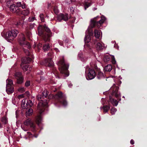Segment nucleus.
I'll list each match as a JSON object with an SVG mask.
<instances>
[{
  "label": "nucleus",
  "mask_w": 147,
  "mask_h": 147,
  "mask_svg": "<svg viewBox=\"0 0 147 147\" xmlns=\"http://www.w3.org/2000/svg\"><path fill=\"white\" fill-rule=\"evenodd\" d=\"M38 35L42 36L45 41L49 40V37L51 36L50 29L46 25L42 26L40 25L38 28Z\"/></svg>",
  "instance_id": "obj_1"
},
{
  "label": "nucleus",
  "mask_w": 147,
  "mask_h": 147,
  "mask_svg": "<svg viewBox=\"0 0 147 147\" xmlns=\"http://www.w3.org/2000/svg\"><path fill=\"white\" fill-rule=\"evenodd\" d=\"M18 33V31L16 29L12 30L7 32L3 31L1 33L2 36L7 41L13 40Z\"/></svg>",
  "instance_id": "obj_2"
},
{
  "label": "nucleus",
  "mask_w": 147,
  "mask_h": 147,
  "mask_svg": "<svg viewBox=\"0 0 147 147\" xmlns=\"http://www.w3.org/2000/svg\"><path fill=\"white\" fill-rule=\"evenodd\" d=\"M58 65L59 66V69L60 73L63 76H68L69 75L68 70L69 65L65 63L63 59L59 61Z\"/></svg>",
  "instance_id": "obj_3"
},
{
  "label": "nucleus",
  "mask_w": 147,
  "mask_h": 147,
  "mask_svg": "<svg viewBox=\"0 0 147 147\" xmlns=\"http://www.w3.org/2000/svg\"><path fill=\"white\" fill-rule=\"evenodd\" d=\"M106 20V18L103 16L100 18L99 16L94 18L91 20V23L90 24V27L92 28H94L95 26H97L98 28H100L102 26Z\"/></svg>",
  "instance_id": "obj_4"
},
{
  "label": "nucleus",
  "mask_w": 147,
  "mask_h": 147,
  "mask_svg": "<svg viewBox=\"0 0 147 147\" xmlns=\"http://www.w3.org/2000/svg\"><path fill=\"white\" fill-rule=\"evenodd\" d=\"M37 98L38 100H40L37 106L38 112L40 114H41L44 110V107H47L48 102L47 100H45L43 101L44 99L41 94H39L37 96Z\"/></svg>",
  "instance_id": "obj_5"
},
{
  "label": "nucleus",
  "mask_w": 147,
  "mask_h": 147,
  "mask_svg": "<svg viewBox=\"0 0 147 147\" xmlns=\"http://www.w3.org/2000/svg\"><path fill=\"white\" fill-rule=\"evenodd\" d=\"M51 95L55 99L57 100L64 106L67 105V102L66 100L64 99V96L61 92H58L54 96L52 95Z\"/></svg>",
  "instance_id": "obj_6"
},
{
  "label": "nucleus",
  "mask_w": 147,
  "mask_h": 147,
  "mask_svg": "<svg viewBox=\"0 0 147 147\" xmlns=\"http://www.w3.org/2000/svg\"><path fill=\"white\" fill-rule=\"evenodd\" d=\"M118 87L116 86L115 84H114L109 90L111 94L112 95H115L117 98L120 97V94L118 92Z\"/></svg>",
  "instance_id": "obj_7"
},
{
  "label": "nucleus",
  "mask_w": 147,
  "mask_h": 147,
  "mask_svg": "<svg viewBox=\"0 0 147 147\" xmlns=\"http://www.w3.org/2000/svg\"><path fill=\"white\" fill-rule=\"evenodd\" d=\"M19 42L22 46L26 47L28 49L30 48L31 47L29 43L25 40V37L23 34H22V37L20 38Z\"/></svg>",
  "instance_id": "obj_8"
},
{
  "label": "nucleus",
  "mask_w": 147,
  "mask_h": 147,
  "mask_svg": "<svg viewBox=\"0 0 147 147\" xmlns=\"http://www.w3.org/2000/svg\"><path fill=\"white\" fill-rule=\"evenodd\" d=\"M49 58L45 60V63L46 65L49 67H53L54 65V63L51 60V58L53 55L52 53H49L48 54Z\"/></svg>",
  "instance_id": "obj_9"
},
{
  "label": "nucleus",
  "mask_w": 147,
  "mask_h": 147,
  "mask_svg": "<svg viewBox=\"0 0 147 147\" xmlns=\"http://www.w3.org/2000/svg\"><path fill=\"white\" fill-rule=\"evenodd\" d=\"M24 123L26 126L30 125L32 131L34 132L36 131L35 124L30 119H28L26 120Z\"/></svg>",
  "instance_id": "obj_10"
},
{
  "label": "nucleus",
  "mask_w": 147,
  "mask_h": 147,
  "mask_svg": "<svg viewBox=\"0 0 147 147\" xmlns=\"http://www.w3.org/2000/svg\"><path fill=\"white\" fill-rule=\"evenodd\" d=\"M33 105V103L30 100H27V103H26V99H24L22 101L21 105L23 109H25L27 108L31 107Z\"/></svg>",
  "instance_id": "obj_11"
},
{
  "label": "nucleus",
  "mask_w": 147,
  "mask_h": 147,
  "mask_svg": "<svg viewBox=\"0 0 147 147\" xmlns=\"http://www.w3.org/2000/svg\"><path fill=\"white\" fill-rule=\"evenodd\" d=\"M95 75L94 70L92 69H89L88 75L86 76V78L88 80L92 79L95 78Z\"/></svg>",
  "instance_id": "obj_12"
},
{
  "label": "nucleus",
  "mask_w": 147,
  "mask_h": 147,
  "mask_svg": "<svg viewBox=\"0 0 147 147\" xmlns=\"http://www.w3.org/2000/svg\"><path fill=\"white\" fill-rule=\"evenodd\" d=\"M15 77L17 80V83L21 84L23 82V78L22 74L20 72H16L15 74Z\"/></svg>",
  "instance_id": "obj_13"
},
{
  "label": "nucleus",
  "mask_w": 147,
  "mask_h": 147,
  "mask_svg": "<svg viewBox=\"0 0 147 147\" xmlns=\"http://www.w3.org/2000/svg\"><path fill=\"white\" fill-rule=\"evenodd\" d=\"M69 18V16L67 13H60L58 16V20L59 21H61L62 20L67 21L68 20Z\"/></svg>",
  "instance_id": "obj_14"
},
{
  "label": "nucleus",
  "mask_w": 147,
  "mask_h": 147,
  "mask_svg": "<svg viewBox=\"0 0 147 147\" xmlns=\"http://www.w3.org/2000/svg\"><path fill=\"white\" fill-rule=\"evenodd\" d=\"M94 45H95L97 50L101 51L104 48V44L98 42L96 40L94 41Z\"/></svg>",
  "instance_id": "obj_15"
},
{
  "label": "nucleus",
  "mask_w": 147,
  "mask_h": 147,
  "mask_svg": "<svg viewBox=\"0 0 147 147\" xmlns=\"http://www.w3.org/2000/svg\"><path fill=\"white\" fill-rule=\"evenodd\" d=\"M90 31L89 30H87L86 32H88V34H86L84 38V41L85 43H89L90 40V36L92 34V32H90Z\"/></svg>",
  "instance_id": "obj_16"
},
{
  "label": "nucleus",
  "mask_w": 147,
  "mask_h": 147,
  "mask_svg": "<svg viewBox=\"0 0 147 147\" xmlns=\"http://www.w3.org/2000/svg\"><path fill=\"white\" fill-rule=\"evenodd\" d=\"M12 12H16L18 13V15L20 14V13H22L24 15H27L29 13L28 10H24L23 11H20V10H11Z\"/></svg>",
  "instance_id": "obj_17"
},
{
  "label": "nucleus",
  "mask_w": 147,
  "mask_h": 147,
  "mask_svg": "<svg viewBox=\"0 0 147 147\" xmlns=\"http://www.w3.org/2000/svg\"><path fill=\"white\" fill-rule=\"evenodd\" d=\"M26 116L27 117L32 115L33 112L32 109L31 108L26 107Z\"/></svg>",
  "instance_id": "obj_18"
},
{
  "label": "nucleus",
  "mask_w": 147,
  "mask_h": 147,
  "mask_svg": "<svg viewBox=\"0 0 147 147\" xmlns=\"http://www.w3.org/2000/svg\"><path fill=\"white\" fill-rule=\"evenodd\" d=\"M6 91L8 94H10L14 91L13 86L6 87Z\"/></svg>",
  "instance_id": "obj_19"
},
{
  "label": "nucleus",
  "mask_w": 147,
  "mask_h": 147,
  "mask_svg": "<svg viewBox=\"0 0 147 147\" xmlns=\"http://www.w3.org/2000/svg\"><path fill=\"white\" fill-rule=\"evenodd\" d=\"M109 101L113 105L117 106L118 104V102L116 100L112 98L111 96L109 97Z\"/></svg>",
  "instance_id": "obj_20"
},
{
  "label": "nucleus",
  "mask_w": 147,
  "mask_h": 147,
  "mask_svg": "<svg viewBox=\"0 0 147 147\" xmlns=\"http://www.w3.org/2000/svg\"><path fill=\"white\" fill-rule=\"evenodd\" d=\"M32 60L30 57L25 58L22 59V62L24 63H27L32 61Z\"/></svg>",
  "instance_id": "obj_21"
},
{
  "label": "nucleus",
  "mask_w": 147,
  "mask_h": 147,
  "mask_svg": "<svg viewBox=\"0 0 147 147\" xmlns=\"http://www.w3.org/2000/svg\"><path fill=\"white\" fill-rule=\"evenodd\" d=\"M22 69L24 71H28L27 73L31 71L32 68L29 65H26L22 67Z\"/></svg>",
  "instance_id": "obj_22"
},
{
  "label": "nucleus",
  "mask_w": 147,
  "mask_h": 147,
  "mask_svg": "<svg viewBox=\"0 0 147 147\" xmlns=\"http://www.w3.org/2000/svg\"><path fill=\"white\" fill-rule=\"evenodd\" d=\"M6 87L13 86V83L12 80L7 79L6 80Z\"/></svg>",
  "instance_id": "obj_23"
},
{
  "label": "nucleus",
  "mask_w": 147,
  "mask_h": 147,
  "mask_svg": "<svg viewBox=\"0 0 147 147\" xmlns=\"http://www.w3.org/2000/svg\"><path fill=\"white\" fill-rule=\"evenodd\" d=\"M41 120L42 118L40 115H38L36 118V121L38 125L40 123Z\"/></svg>",
  "instance_id": "obj_24"
},
{
  "label": "nucleus",
  "mask_w": 147,
  "mask_h": 147,
  "mask_svg": "<svg viewBox=\"0 0 147 147\" xmlns=\"http://www.w3.org/2000/svg\"><path fill=\"white\" fill-rule=\"evenodd\" d=\"M112 69V66L111 64L108 65L106 66L105 67V70L106 71H110Z\"/></svg>",
  "instance_id": "obj_25"
},
{
  "label": "nucleus",
  "mask_w": 147,
  "mask_h": 147,
  "mask_svg": "<svg viewBox=\"0 0 147 147\" xmlns=\"http://www.w3.org/2000/svg\"><path fill=\"white\" fill-rule=\"evenodd\" d=\"M94 36L96 38H98L100 36V31L95 30L94 31Z\"/></svg>",
  "instance_id": "obj_26"
},
{
  "label": "nucleus",
  "mask_w": 147,
  "mask_h": 147,
  "mask_svg": "<svg viewBox=\"0 0 147 147\" xmlns=\"http://www.w3.org/2000/svg\"><path fill=\"white\" fill-rule=\"evenodd\" d=\"M104 77L103 74L100 71H98V74L97 75V78L98 79H100L104 78Z\"/></svg>",
  "instance_id": "obj_27"
},
{
  "label": "nucleus",
  "mask_w": 147,
  "mask_h": 147,
  "mask_svg": "<svg viewBox=\"0 0 147 147\" xmlns=\"http://www.w3.org/2000/svg\"><path fill=\"white\" fill-rule=\"evenodd\" d=\"M17 7H21L22 9H26V8L25 4L23 3L22 4L21 2H18L17 3Z\"/></svg>",
  "instance_id": "obj_28"
},
{
  "label": "nucleus",
  "mask_w": 147,
  "mask_h": 147,
  "mask_svg": "<svg viewBox=\"0 0 147 147\" xmlns=\"http://www.w3.org/2000/svg\"><path fill=\"white\" fill-rule=\"evenodd\" d=\"M43 48L45 51H47L50 49L49 45L48 44L45 45L43 46Z\"/></svg>",
  "instance_id": "obj_29"
},
{
  "label": "nucleus",
  "mask_w": 147,
  "mask_h": 147,
  "mask_svg": "<svg viewBox=\"0 0 147 147\" xmlns=\"http://www.w3.org/2000/svg\"><path fill=\"white\" fill-rule=\"evenodd\" d=\"M84 8L85 9L88 8V7L90 5V3L89 2H87L86 0L84 1Z\"/></svg>",
  "instance_id": "obj_30"
},
{
  "label": "nucleus",
  "mask_w": 147,
  "mask_h": 147,
  "mask_svg": "<svg viewBox=\"0 0 147 147\" xmlns=\"http://www.w3.org/2000/svg\"><path fill=\"white\" fill-rule=\"evenodd\" d=\"M48 95V92L46 90L44 91L42 93V96L43 98H44L46 97Z\"/></svg>",
  "instance_id": "obj_31"
},
{
  "label": "nucleus",
  "mask_w": 147,
  "mask_h": 147,
  "mask_svg": "<svg viewBox=\"0 0 147 147\" xmlns=\"http://www.w3.org/2000/svg\"><path fill=\"white\" fill-rule=\"evenodd\" d=\"M110 60V56L109 55H105L104 58V61L105 62H107L109 61Z\"/></svg>",
  "instance_id": "obj_32"
},
{
  "label": "nucleus",
  "mask_w": 147,
  "mask_h": 147,
  "mask_svg": "<svg viewBox=\"0 0 147 147\" xmlns=\"http://www.w3.org/2000/svg\"><path fill=\"white\" fill-rule=\"evenodd\" d=\"M18 90L21 93H22L25 91V89L23 87H21L18 88Z\"/></svg>",
  "instance_id": "obj_33"
},
{
  "label": "nucleus",
  "mask_w": 147,
  "mask_h": 147,
  "mask_svg": "<svg viewBox=\"0 0 147 147\" xmlns=\"http://www.w3.org/2000/svg\"><path fill=\"white\" fill-rule=\"evenodd\" d=\"M23 24V22L22 20H21L17 22L16 25L17 26H22Z\"/></svg>",
  "instance_id": "obj_34"
},
{
  "label": "nucleus",
  "mask_w": 147,
  "mask_h": 147,
  "mask_svg": "<svg viewBox=\"0 0 147 147\" xmlns=\"http://www.w3.org/2000/svg\"><path fill=\"white\" fill-rule=\"evenodd\" d=\"M1 121L4 124H6L7 122L6 118L5 117H3L2 118Z\"/></svg>",
  "instance_id": "obj_35"
},
{
  "label": "nucleus",
  "mask_w": 147,
  "mask_h": 147,
  "mask_svg": "<svg viewBox=\"0 0 147 147\" xmlns=\"http://www.w3.org/2000/svg\"><path fill=\"white\" fill-rule=\"evenodd\" d=\"M110 108V107L108 106H105L103 107L104 111L107 112Z\"/></svg>",
  "instance_id": "obj_36"
},
{
  "label": "nucleus",
  "mask_w": 147,
  "mask_h": 147,
  "mask_svg": "<svg viewBox=\"0 0 147 147\" xmlns=\"http://www.w3.org/2000/svg\"><path fill=\"white\" fill-rule=\"evenodd\" d=\"M111 113L112 115L114 114L115 112L117 111V109L115 108H112L111 109Z\"/></svg>",
  "instance_id": "obj_37"
},
{
  "label": "nucleus",
  "mask_w": 147,
  "mask_h": 147,
  "mask_svg": "<svg viewBox=\"0 0 147 147\" xmlns=\"http://www.w3.org/2000/svg\"><path fill=\"white\" fill-rule=\"evenodd\" d=\"M27 136H28V137H29V138L33 137V136H32V135L31 134V133H30V132H27ZM33 136L35 137V138H37L38 136V135L34 136Z\"/></svg>",
  "instance_id": "obj_38"
},
{
  "label": "nucleus",
  "mask_w": 147,
  "mask_h": 147,
  "mask_svg": "<svg viewBox=\"0 0 147 147\" xmlns=\"http://www.w3.org/2000/svg\"><path fill=\"white\" fill-rule=\"evenodd\" d=\"M17 8V6L15 4H12L10 5L9 8L10 9H16Z\"/></svg>",
  "instance_id": "obj_39"
},
{
  "label": "nucleus",
  "mask_w": 147,
  "mask_h": 147,
  "mask_svg": "<svg viewBox=\"0 0 147 147\" xmlns=\"http://www.w3.org/2000/svg\"><path fill=\"white\" fill-rule=\"evenodd\" d=\"M40 17L42 22H44L45 21L44 15L43 14H40Z\"/></svg>",
  "instance_id": "obj_40"
},
{
  "label": "nucleus",
  "mask_w": 147,
  "mask_h": 147,
  "mask_svg": "<svg viewBox=\"0 0 147 147\" xmlns=\"http://www.w3.org/2000/svg\"><path fill=\"white\" fill-rule=\"evenodd\" d=\"M111 59V62L113 64H115L116 63V61L114 56H112Z\"/></svg>",
  "instance_id": "obj_41"
},
{
  "label": "nucleus",
  "mask_w": 147,
  "mask_h": 147,
  "mask_svg": "<svg viewBox=\"0 0 147 147\" xmlns=\"http://www.w3.org/2000/svg\"><path fill=\"white\" fill-rule=\"evenodd\" d=\"M34 20H35V18L34 17H30L28 19V21L30 22H32Z\"/></svg>",
  "instance_id": "obj_42"
},
{
  "label": "nucleus",
  "mask_w": 147,
  "mask_h": 147,
  "mask_svg": "<svg viewBox=\"0 0 147 147\" xmlns=\"http://www.w3.org/2000/svg\"><path fill=\"white\" fill-rule=\"evenodd\" d=\"M53 74L56 76L55 74H57V71L55 67H53Z\"/></svg>",
  "instance_id": "obj_43"
},
{
  "label": "nucleus",
  "mask_w": 147,
  "mask_h": 147,
  "mask_svg": "<svg viewBox=\"0 0 147 147\" xmlns=\"http://www.w3.org/2000/svg\"><path fill=\"white\" fill-rule=\"evenodd\" d=\"M30 85V82L29 81H27L25 83V85L26 86H28Z\"/></svg>",
  "instance_id": "obj_44"
},
{
  "label": "nucleus",
  "mask_w": 147,
  "mask_h": 147,
  "mask_svg": "<svg viewBox=\"0 0 147 147\" xmlns=\"http://www.w3.org/2000/svg\"><path fill=\"white\" fill-rule=\"evenodd\" d=\"M80 55L82 56V54L81 53V54H79L78 55V57L82 61H84V60L82 58H83V56L81 57Z\"/></svg>",
  "instance_id": "obj_45"
},
{
  "label": "nucleus",
  "mask_w": 147,
  "mask_h": 147,
  "mask_svg": "<svg viewBox=\"0 0 147 147\" xmlns=\"http://www.w3.org/2000/svg\"><path fill=\"white\" fill-rule=\"evenodd\" d=\"M24 52L26 53V55H29L30 53L28 50L24 49Z\"/></svg>",
  "instance_id": "obj_46"
},
{
  "label": "nucleus",
  "mask_w": 147,
  "mask_h": 147,
  "mask_svg": "<svg viewBox=\"0 0 147 147\" xmlns=\"http://www.w3.org/2000/svg\"><path fill=\"white\" fill-rule=\"evenodd\" d=\"M27 36L28 37L30 38L31 36V33L30 32H28L27 34Z\"/></svg>",
  "instance_id": "obj_47"
},
{
  "label": "nucleus",
  "mask_w": 147,
  "mask_h": 147,
  "mask_svg": "<svg viewBox=\"0 0 147 147\" xmlns=\"http://www.w3.org/2000/svg\"><path fill=\"white\" fill-rule=\"evenodd\" d=\"M23 97H24V95L23 94H21V95H19L18 96V98L19 99H20L21 98H23Z\"/></svg>",
  "instance_id": "obj_48"
},
{
  "label": "nucleus",
  "mask_w": 147,
  "mask_h": 147,
  "mask_svg": "<svg viewBox=\"0 0 147 147\" xmlns=\"http://www.w3.org/2000/svg\"><path fill=\"white\" fill-rule=\"evenodd\" d=\"M42 45L40 43H39L37 47L38 49H39L40 48H41L42 47Z\"/></svg>",
  "instance_id": "obj_49"
},
{
  "label": "nucleus",
  "mask_w": 147,
  "mask_h": 147,
  "mask_svg": "<svg viewBox=\"0 0 147 147\" xmlns=\"http://www.w3.org/2000/svg\"><path fill=\"white\" fill-rule=\"evenodd\" d=\"M22 128V129L25 131H27V129L25 128L24 126L22 125L21 126Z\"/></svg>",
  "instance_id": "obj_50"
},
{
  "label": "nucleus",
  "mask_w": 147,
  "mask_h": 147,
  "mask_svg": "<svg viewBox=\"0 0 147 147\" xmlns=\"http://www.w3.org/2000/svg\"><path fill=\"white\" fill-rule=\"evenodd\" d=\"M48 8H51V3H48Z\"/></svg>",
  "instance_id": "obj_51"
},
{
  "label": "nucleus",
  "mask_w": 147,
  "mask_h": 147,
  "mask_svg": "<svg viewBox=\"0 0 147 147\" xmlns=\"http://www.w3.org/2000/svg\"><path fill=\"white\" fill-rule=\"evenodd\" d=\"M130 143L132 144H134V141L133 140H131L130 142Z\"/></svg>",
  "instance_id": "obj_52"
},
{
  "label": "nucleus",
  "mask_w": 147,
  "mask_h": 147,
  "mask_svg": "<svg viewBox=\"0 0 147 147\" xmlns=\"http://www.w3.org/2000/svg\"><path fill=\"white\" fill-rule=\"evenodd\" d=\"M54 50L56 52H58L59 51V50L56 48H55V49H54Z\"/></svg>",
  "instance_id": "obj_53"
},
{
  "label": "nucleus",
  "mask_w": 147,
  "mask_h": 147,
  "mask_svg": "<svg viewBox=\"0 0 147 147\" xmlns=\"http://www.w3.org/2000/svg\"><path fill=\"white\" fill-rule=\"evenodd\" d=\"M68 86L69 87H71L72 86V84L71 83H70V84H68Z\"/></svg>",
  "instance_id": "obj_54"
},
{
  "label": "nucleus",
  "mask_w": 147,
  "mask_h": 147,
  "mask_svg": "<svg viewBox=\"0 0 147 147\" xmlns=\"http://www.w3.org/2000/svg\"><path fill=\"white\" fill-rule=\"evenodd\" d=\"M54 10V12H55L56 14H57V11L58 10H57V9H56V10Z\"/></svg>",
  "instance_id": "obj_55"
},
{
  "label": "nucleus",
  "mask_w": 147,
  "mask_h": 147,
  "mask_svg": "<svg viewBox=\"0 0 147 147\" xmlns=\"http://www.w3.org/2000/svg\"><path fill=\"white\" fill-rule=\"evenodd\" d=\"M59 44H60V45H63V43H62V42H59Z\"/></svg>",
  "instance_id": "obj_56"
},
{
  "label": "nucleus",
  "mask_w": 147,
  "mask_h": 147,
  "mask_svg": "<svg viewBox=\"0 0 147 147\" xmlns=\"http://www.w3.org/2000/svg\"><path fill=\"white\" fill-rule=\"evenodd\" d=\"M43 73V72L42 71H40V74L38 73L39 74H42Z\"/></svg>",
  "instance_id": "obj_57"
},
{
  "label": "nucleus",
  "mask_w": 147,
  "mask_h": 147,
  "mask_svg": "<svg viewBox=\"0 0 147 147\" xmlns=\"http://www.w3.org/2000/svg\"><path fill=\"white\" fill-rule=\"evenodd\" d=\"M2 127V126L1 124L0 123V129Z\"/></svg>",
  "instance_id": "obj_58"
},
{
  "label": "nucleus",
  "mask_w": 147,
  "mask_h": 147,
  "mask_svg": "<svg viewBox=\"0 0 147 147\" xmlns=\"http://www.w3.org/2000/svg\"><path fill=\"white\" fill-rule=\"evenodd\" d=\"M57 7H54V9H56V8H57Z\"/></svg>",
  "instance_id": "obj_59"
},
{
  "label": "nucleus",
  "mask_w": 147,
  "mask_h": 147,
  "mask_svg": "<svg viewBox=\"0 0 147 147\" xmlns=\"http://www.w3.org/2000/svg\"><path fill=\"white\" fill-rule=\"evenodd\" d=\"M119 81V82H120V83H121V81Z\"/></svg>",
  "instance_id": "obj_60"
},
{
  "label": "nucleus",
  "mask_w": 147,
  "mask_h": 147,
  "mask_svg": "<svg viewBox=\"0 0 147 147\" xmlns=\"http://www.w3.org/2000/svg\"><path fill=\"white\" fill-rule=\"evenodd\" d=\"M123 98H125V97H124V96H123Z\"/></svg>",
  "instance_id": "obj_61"
},
{
  "label": "nucleus",
  "mask_w": 147,
  "mask_h": 147,
  "mask_svg": "<svg viewBox=\"0 0 147 147\" xmlns=\"http://www.w3.org/2000/svg\"><path fill=\"white\" fill-rule=\"evenodd\" d=\"M121 100V99L120 98L119 99V100Z\"/></svg>",
  "instance_id": "obj_62"
}]
</instances>
